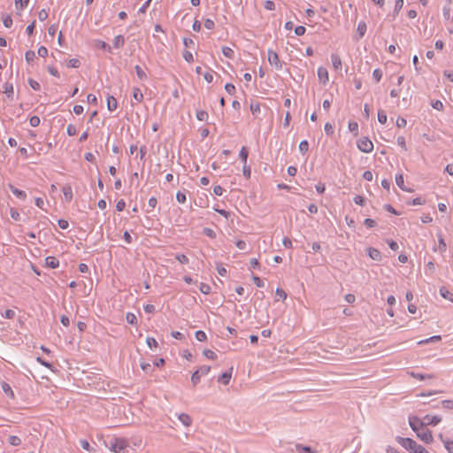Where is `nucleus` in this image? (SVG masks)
<instances>
[{"label":"nucleus","instance_id":"nucleus-50","mask_svg":"<svg viewBox=\"0 0 453 453\" xmlns=\"http://www.w3.org/2000/svg\"><path fill=\"white\" fill-rule=\"evenodd\" d=\"M146 342L150 349L156 348L157 346V342L153 337H147Z\"/></svg>","mask_w":453,"mask_h":453},{"label":"nucleus","instance_id":"nucleus-27","mask_svg":"<svg viewBox=\"0 0 453 453\" xmlns=\"http://www.w3.org/2000/svg\"><path fill=\"white\" fill-rule=\"evenodd\" d=\"M440 294L445 298L449 299V301L453 302V294L450 293L449 290H447L445 288H441L440 289Z\"/></svg>","mask_w":453,"mask_h":453},{"label":"nucleus","instance_id":"nucleus-23","mask_svg":"<svg viewBox=\"0 0 453 453\" xmlns=\"http://www.w3.org/2000/svg\"><path fill=\"white\" fill-rule=\"evenodd\" d=\"M357 31L359 37H363L366 32V24L364 21H360L357 25Z\"/></svg>","mask_w":453,"mask_h":453},{"label":"nucleus","instance_id":"nucleus-43","mask_svg":"<svg viewBox=\"0 0 453 453\" xmlns=\"http://www.w3.org/2000/svg\"><path fill=\"white\" fill-rule=\"evenodd\" d=\"M210 371H211V367L208 365H203L198 370H196V372L198 373H200L202 376L207 375L210 372Z\"/></svg>","mask_w":453,"mask_h":453},{"label":"nucleus","instance_id":"nucleus-39","mask_svg":"<svg viewBox=\"0 0 453 453\" xmlns=\"http://www.w3.org/2000/svg\"><path fill=\"white\" fill-rule=\"evenodd\" d=\"M403 6V0H396L395 3L394 14L396 15Z\"/></svg>","mask_w":453,"mask_h":453},{"label":"nucleus","instance_id":"nucleus-35","mask_svg":"<svg viewBox=\"0 0 453 453\" xmlns=\"http://www.w3.org/2000/svg\"><path fill=\"white\" fill-rule=\"evenodd\" d=\"M26 61L29 64L35 58V53L33 50H27L25 54Z\"/></svg>","mask_w":453,"mask_h":453},{"label":"nucleus","instance_id":"nucleus-2","mask_svg":"<svg viewBox=\"0 0 453 453\" xmlns=\"http://www.w3.org/2000/svg\"><path fill=\"white\" fill-rule=\"evenodd\" d=\"M107 446L111 451L121 453L128 446V442L123 438H111Z\"/></svg>","mask_w":453,"mask_h":453},{"label":"nucleus","instance_id":"nucleus-28","mask_svg":"<svg viewBox=\"0 0 453 453\" xmlns=\"http://www.w3.org/2000/svg\"><path fill=\"white\" fill-rule=\"evenodd\" d=\"M8 441L12 446H19L21 444V440L19 437L16 435H11L9 436Z\"/></svg>","mask_w":453,"mask_h":453},{"label":"nucleus","instance_id":"nucleus-7","mask_svg":"<svg viewBox=\"0 0 453 453\" xmlns=\"http://www.w3.org/2000/svg\"><path fill=\"white\" fill-rule=\"evenodd\" d=\"M439 438L443 443L444 448L447 449V451L449 453H453V441L449 438H445L441 434H439Z\"/></svg>","mask_w":453,"mask_h":453},{"label":"nucleus","instance_id":"nucleus-18","mask_svg":"<svg viewBox=\"0 0 453 453\" xmlns=\"http://www.w3.org/2000/svg\"><path fill=\"white\" fill-rule=\"evenodd\" d=\"M62 191H63L65 199L67 202L72 201V199H73V189H72V187L70 185H65V186L63 187Z\"/></svg>","mask_w":453,"mask_h":453},{"label":"nucleus","instance_id":"nucleus-26","mask_svg":"<svg viewBox=\"0 0 453 453\" xmlns=\"http://www.w3.org/2000/svg\"><path fill=\"white\" fill-rule=\"evenodd\" d=\"M134 70H135V73H136V75L137 77L140 79V80H146L147 79V74L141 68V66L139 65H135L134 66Z\"/></svg>","mask_w":453,"mask_h":453},{"label":"nucleus","instance_id":"nucleus-57","mask_svg":"<svg viewBox=\"0 0 453 453\" xmlns=\"http://www.w3.org/2000/svg\"><path fill=\"white\" fill-rule=\"evenodd\" d=\"M252 280L257 288L264 287V281L258 276L253 275Z\"/></svg>","mask_w":453,"mask_h":453},{"label":"nucleus","instance_id":"nucleus-6","mask_svg":"<svg viewBox=\"0 0 453 453\" xmlns=\"http://www.w3.org/2000/svg\"><path fill=\"white\" fill-rule=\"evenodd\" d=\"M441 421V418L440 416L426 415L422 419V423H420V426H425L427 425L436 426Z\"/></svg>","mask_w":453,"mask_h":453},{"label":"nucleus","instance_id":"nucleus-9","mask_svg":"<svg viewBox=\"0 0 453 453\" xmlns=\"http://www.w3.org/2000/svg\"><path fill=\"white\" fill-rule=\"evenodd\" d=\"M420 423H422V420L417 417H411L409 418L410 426L414 432H416V434L420 430Z\"/></svg>","mask_w":453,"mask_h":453},{"label":"nucleus","instance_id":"nucleus-47","mask_svg":"<svg viewBox=\"0 0 453 453\" xmlns=\"http://www.w3.org/2000/svg\"><path fill=\"white\" fill-rule=\"evenodd\" d=\"M66 133L69 136H74L77 133L76 127L72 124L68 125L66 128Z\"/></svg>","mask_w":453,"mask_h":453},{"label":"nucleus","instance_id":"nucleus-51","mask_svg":"<svg viewBox=\"0 0 453 453\" xmlns=\"http://www.w3.org/2000/svg\"><path fill=\"white\" fill-rule=\"evenodd\" d=\"M10 215H11L12 219L14 220L18 221L20 219V215H19V211L14 208H11Z\"/></svg>","mask_w":453,"mask_h":453},{"label":"nucleus","instance_id":"nucleus-32","mask_svg":"<svg viewBox=\"0 0 453 453\" xmlns=\"http://www.w3.org/2000/svg\"><path fill=\"white\" fill-rule=\"evenodd\" d=\"M239 157L243 162V165L247 164L248 150L245 147H242L239 152Z\"/></svg>","mask_w":453,"mask_h":453},{"label":"nucleus","instance_id":"nucleus-1","mask_svg":"<svg viewBox=\"0 0 453 453\" xmlns=\"http://www.w3.org/2000/svg\"><path fill=\"white\" fill-rule=\"evenodd\" d=\"M397 442L410 453H429L422 445L411 438L397 437Z\"/></svg>","mask_w":453,"mask_h":453},{"label":"nucleus","instance_id":"nucleus-4","mask_svg":"<svg viewBox=\"0 0 453 453\" xmlns=\"http://www.w3.org/2000/svg\"><path fill=\"white\" fill-rule=\"evenodd\" d=\"M357 148L365 153H369L373 150V143L367 137H362L357 141Z\"/></svg>","mask_w":453,"mask_h":453},{"label":"nucleus","instance_id":"nucleus-13","mask_svg":"<svg viewBox=\"0 0 453 453\" xmlns=\"http://www.w3.org/2000/svg\"><path fill=\"white\" fill-rule=\"evenodd\" d=\"M118 107V102L113 96H107V108L110 111H113Z\"/></svg>","mask_w":453,"mask_h":453},{"label":"nucleus","instance_id":"nucleus-49","mask_svg":"<svg viewBox=\"0 0 453 453\" xmlns=\"http://www.w3.org/2000/svg\"><path fill=\"white\" fill-rule=\"evenodd\" d=\"M199 289L203 294L205 295H208L211 292V287L205 283H201Z\"/></svg>","mask_w":453,"mask_h":453},{"label":"nucleus","instance_id":"nucleus-29","mask_svg":"<svg viewBox=\"0 0 453 453\" xmlns=\"http://www.w3.org/2000/svg\"><path fill=\"white\" fill-rule=\"evenodd\" d=\"M299 151L302 153V154H305L308 150H309V143L306 140H303L300 143H299Z\"/></svg>","mask_w":453,"mask_h":453},{"label":"nucleus","instance_id":"nucleus-62","mask_svg":"<svg viewBox=\"0 0 453 453\" xmlns=\"http://www.w3.org/2000/svg\"><path fill=\"white\" fill-rule=\"evenodd\" d=\"M397 144L402 148L404 150H407V147H406V143H405V139L403 136H399L397 137Z\"/></svg>","mask_w":453,"mask_h":453},{"label":"nucleus","instance_id":"nucleus-20","mask_svg":"<svg viewBox=\"0 0 453 453\" xmlns=\"http://www.w3.org/2000/svg\"><path fill=\"white\" fill-rule=\"evenodd\" d=\"M441 336L440 335H434L432 337H429L427 339H425V340H421L418 342V345H423V344H427V343H430V342H439L441 340Z\"/></svg>","mask_w":453,"mask_h":453},{"label":"nucleus","instance_id":"nucleus-19","mask_svg":"<svg viewBox=\"0 0 453 453\" xmlns=\"http://www.w3.org/2000/svg\"><path fill=\"white\" fill-rule=\"evenodd\" d=\"M125 44V37L123 35H117L113 40V45L115 48L119 49Z\"/></svg>","mask_w":453,"mask_h":453},{"label":"nucleus","instance_id":"nucleus-64","mask_svg":"<svg viewBox=\"0 0 453 453\" xmlns=\"http://www.w3.org/2000/svg\"><path fill=\"white\" fill-rule=\"evenodd\" d=\"M126 207V203L123 199L119 200L116 203V210L118 211H122Z\"/></svg>","mask_w":453,"mask_h":453},{"label":"nucleus","instance_id":"nucleus-42","mask_svg":"<svg viewBox=\"0 0 453 453\" xmlns=\"http://www.w3.org/2000/svg\"><path fill=\"white\" fill-rule=\"evenodd\" d=\"M441 404L444 409H453V400H443L441 402Z\"/></svg>","mask_w":453,"mask_h":453},{"label":"nucleus","instance_id":"nucleus-31","mask_svg":"<svg viewBox=\"0 0 453 453\" xmlns=\"http://www.w3.org/2000/svg\"><path fill=\"white\" fill-rule=\"evenodd\" d=\"M29 3V0H15V7L16 9L23 10L25 9Z\"/></svg>","mask_w":453,"mask_h":453},{"label":"nucleus","instance_id":"nucleus-54","mask_svg":"<svg viewBox=\"0 0 453 453\" xmlns=\"http://www.w3.org/2000/svg\"><path fill=\"white\" fill-rule=\"evenodd\" d=\"M275 294L279 296L280 299L281 300H285L287 298V293L280 288H277L276 290H275Z\"/></svg>","mask_w":453,"mask_h":453},{"label":"nucleus","instance_id":"nucleus-55","mask_svg":"<svg viewBox=\"0 0 453 453\" xmlns=\"http://www.w3.org/2000/svg\"><path fill=\"white\" fill-rule=\"evenodd\" d=\"M432 107L435 110L441 111L443 109V104L440 100L432 102Z\"/></svg>","mask_w":453,"mask_h":453},{"label":"nucleus","instance_id":"nucleus-21","mask_svg":"<svg viewBox=\"0 0 453 453\" xmlns=\"http://www.w3.org/2000/svg\"><path fill=\"white\" fill-rule=\"evenodd\" d=\"M410 374L411 377L416 378L419 380H425L426 378H428V379L434 378V375H432V374H422V373L415 372H411Z\"/></svg>","mask_w":453,"mask_h":453},{"label":"nucleus","instance_id":"nucleus-44","mask_svg":"<svg viewBox=\"0 0 453 453\" xmlns=\"http://www.w3.org/2000/svg\"><path fill=\"white\" fill-rule=\"evenodd\" d=\"M175 258L180 263V264H188V258L186 255L184 254H177L175 256Z\"/></svg>","mask_w":453,"mask_h":453},{"label":"nucleus","instance_id":"nucleus-38","mask_svg":"<svg viewBox=\"0 0 453 453\" xmlns=\"http://www.w3.org/2000/svg\"><path fill=\"white\" fill-rule=\"evenodd\" d=\"M387 114L384 111L380 110L378 111V121L381 124H385L387 122Z\"/></svg>","mask_w":453,"mask_h":453},{"label":"nucleus","instance_id":"nucleus-40","mask_svg":"<svg viewBox=\"0 0 453 453\" xmlns=\"http://www.w3.org/2000/svg\"><path fill=\"white\" fill-rule=\"evenodd\" d=\"M126 319H127V323H129V324H136V322H137L136 316L132 312L127 313Z\"/></svg>","mask_w":453,"mask_h":453},{"label":"nucleus","instance_id":"nucleus-22","mask_svg":"<svg viewBox=\"0 0 453 453\" xmlns=\"http://www.w3.org/2000/svg\"><path fill=\"white\" fill-rule=\"evenodd\" d=\"M4 93L7 95L8 97L12 96L13 95V86L12 83L6 82L4 85Z\"/></svg>","mask_w":453,"mask_h":453},{"label":"nucleus","instance_id":"nucleus-59","mask_svg":"<svg viewBox=\"0 0 453 453\" xmlns=\"http://www.w3.org/2000/svg\"><path fill=\"white\" fill-rule=\"evenodd\" d=\"M225 89L229 95H233L235 92V87L231 83H226L225 85Z\"/></svg>","mask_w":453,"mask_h":453},{"label":"nucleus","instance_id":"nucleus-25","mask_svg":"<svg viewBox=\"0 0 453 453\" xmlns=\"http://www.w3.org/2000/svg\"><path fill=\"white\" fill-rule=\"evenodd\" d=\"M222 53L226 58H231V59L234 58V50L230 47H227V46L222 47Z\"/></svg>","mask_w":453,"mask_h":453},{"label":"nucleus","instance_id":"nucleus-14","mask_svg":"<svg viewBox=\"0 0 453 453\" xmlns=\"http://www.w3.org/2000/svg\"><path fill=\"white\" fill-rule=\"evenodd\" d=\"M331 60L334 70L338 71L342 69V59L337 54H331Z\"/></svg>","mask_w":453,"mask_h":453},{"label":"nucleus","instance_id":"nucleus-56","mask_svg":"<svg viewBox=\"0 0 453 453\" xmlns=\"http://www.w3.org/2000/svg\"><path fill=\"white\" fill-rule=\"evenodd\" d=\"M203 234L210 237V238H215L216 237V233L211 229V228H209V227H205L203 228Z\"/></svg>","mask_w":453,"mask_h":453},{"label":"nucleus","instance_id":"nucleus-15","mask_svg":"<svg viewBox=\"0 0 453 453\" xmlns=\"http://www.w3.org/2000/svg\"><path fill=\"white\" fill-rule=\"evenodd\" d=\"M368 256L372 259L376 260V261H380L382 258L381 253L380 252V250L377 249H374V248L368 249Z\"/></svg>","mask_w":453,"mask_h":453},{"label":"nucleus","instance_id":"nucleus-24","mask_svg":"<svg viewBox=\"0 0 453 453\" xmlns=\"http://www.w3.org/2000/svg\"><path fill=\"white\" fill-rule=\"evenodd\" d=\"M133 97H134L137 102H139V103L142 101V99H143V95H142V91H141V89H140V88H134L133 89Z\"/></svg>","mask_w":453,"mask_h":453},{"label":"nucleus","instance_id":"nucleus-8","mask_svg":"<svg viewBox=\"0 0 453 453\" xmlns=\"http://www.w3.org/2000/svg\"><path fill=\"white\" fill-rule=\"evenodd\" d=\"M318 76L320 82H322L323 84H326L329 80L327 70L322 66L318 68Z\"/></svg>","mask_w":453,"mask_h":453},{"label":"nucleus","instance_id":"nucleus-46","mask_svg":"<svg viewBox=\"0 0 453 453\" xmlns=\"http://www.w3.org/2000/svg\"><path fill=\"white\" fill-rule=\"evenodd\" d=\"M29 124L35 127L40 125V118L38 116H32L29 119Z\"/></svg>","mask_w":453,"mask_h":453},{"label":"nucleus","instance_id":"nucleus-53","mask_svg":"<svg viewBox=\"0 0 453 453\" xmlns=\"http://www.w3.org/2000/svg\"><path fill=\"white\" fill-rule=\"evenodd\" d=\"M3 23H4V26L7 28L11 27L12 25V19L11 18L10 15H6L4 19H3Z\"/></svg>","mask_w":453,"mask_h":453},{"label":"nucleus","instance_id":"nucleus-61","mask_svg":"<svg viewBox=\"0 0 453 453\" xmlns=\"http://www.w3.org/2000/svg\"><path fill=\"white\" fill-rule=\"evenodd\" d=\"M28 83L34 90H39L41 88L39 82L35 80L29 79Z\"/></svg>","mask_w":453,"mask_h":453},{"label":"nucleus","instance_id":"nucleus-36","mask_svg":"<svg viewBox=\"0 0 453 453\" xmlns=\"http://www.w3.org/2000/svg\"><path fill=\"white\" fill-rule=\"evenodd\" d=\"M208 113L205 111H198L196 112V118L201 121H206L208 119Z\"/></svg>","mask_w":453,"mask_h":453},{"label":"nucleus","instance_id":"nucleus-34","mask_svg":"<svg viewBox=\"0 0 453 453\" xmlns=\"http://www.w3.org/2000/svg\"><path fill=\"white\" fill-rule=\"evenodd\" d=\"M2 388L6 395H9L11 396L14 395L13 391L8 383L3 382Z\"/></svg>","mask_w":453,"mask_h":453},{"label":"nucleus","instance_id":"nucleus-16","mask_svg":"<svg viewBox=\"0 0 453 453\" xmlns=\"http://www.w3.org/2000/svg\"><path fill=\"white\" fill-rule=\"evenodd\" d=\"M232 370L233 368H230L229 371L223 372L219 378V381L223 383L224 385H227L231 380L232 377Z\"/></svg>","mask_w":453,"mask_h":453},{"label":"nucleus","instance_id":"nucleus-63","mask_svg":"<svg viewBox=\"0 0 453 453\" xmlns=\"http://www.w3.org/2000/svg\"><path fill=\"white\" fill-rule=\"evenodd\" d=\"M37 53L40 57L42 58H45L47 55H48V50L46 47L44 46H41L38 50H37Z\"/></svg>","mask_w":453,"mask_h":453},{"label":"nucleus","instance_id":"nucleus-33","mask_svg":"<svg viewBox=\"0 0 453 453\" xmlns=\"http://www.w3.org/2000/svg\"><path fill=\"white\" fill-rule=\"evenodd\" d=\"M372 78L376 82H379L382 78V71L379 68L373 70Z\"/></svg>","mask_w":453,"mask_h":453},{"label":"nucleus","instance_id":"nucleus-3","mask_svg":"<svg viewBox=\"0 0 453 453\" xmlns=\"http://www.w3.org/2000/svg\"><path fill=\"white\" fill-rule=\"evenodd\" d=\"M268 62L271 65L274 66L277 71L282 69V63L280 62L278 54L273 50H267Z\"/></svg>","mask_w":453,"mask_h":453},{"label":"nucleus","instance_id":"nucleus-17","mask_svg":"<svg viewBox=\"0 0 453 453\" xmlns=\"http://www.w3.org/2000/svg\"><path fill=\"white\" fill-rule=\"evenodd\" d=\"M45 264L50 268H57L59 265V261L55 257H47L45 258Z\"/></svg>","mask_w":453,"mask_h":453},{"label":"nucleus","instance_id":"nucleus-58","mask_svg":"<svg viewBox=\"0 0 453 453\" xmlns=\"http://www.w3.org/2000/svg\"><path fill=\"white\" fill-rule=\"evenodd\" d=\"M183 58H184V59H185L187 62H189V63H190V62H193V60H194L193 54H192L190 51H188V50H185V51L183 52Z\"/></svg>","mask_w":453,"mask_h":453},{"label":"nucleus","instance_id":"nucleus-12","mask_svg":"<svg viewBox=\"0 0 453 453\" xmlns=\"http://www.w3.org/2000/svg\"><path fill=\"white\" fill-rule=\"evenodd\" d=\"M10 188V190L12 191V193L18 198L21 199V200H25L27 198V194L25 191L23 190H20L17 188H15L13 185H10L9 186Z\"/></svg>","mask_w":453,"mask_h":453},{"label":"nucleus","instance_id":"nucleus-5","mask_svg":"<svg viewBox=\"0 0 453 453\" xmlns=\"http://www.w3.org/2000/svg\"><path fill=\"white\" fill-rule=\"evenodd\" d=\"M417 436L425 443H431L433 441V435L430 430L425 426H420V430L418 431Z\"/></svg>","mask_w":453,"mask_h":453},{"label":"nucleus","instance_id":"nucleus-30","mask_svg":"<svg viewBox=\"0 0 453 453\" xmlns=\"http://www.w3.org/2000/svg\"><path fill=\"white\" fill-rule=\"evenodd\" d=\"M435 271V266H434V264L432 262V261H429L426 265V269H425V273L426 274H433Z\"/></svg>","mask_w":453,"mask_h":453},{"label":"nucleus","instance_id":"nucleus-45","mask_svg":"<svg viewBox=\"0 0 453 453\" xmlns=\"http://www.w3.org/2000/svg\"><path fill=\"white\" fill-rule=\"evenodd\" d=\"M203 355L208 358V359H211V360H214L217 358V355L215 352H213L212 350H210V349H205L203 351Z\"/></svg>","mask_w":453,"mask_h":453},{"label":"nucleus","instance_id":"nucleus-52","mask_svg":"<svg viewBox=\"0 0 453 453\" xmlns=\"http://www.w3.org/2000/svg\"><path fill=\"white\" fill-rule=\"evenodd\" d=\"M2 316L5 319H13L15 316V311L13 310H5Z\"/></svg>","mask_w":453,"mask_h":453},{"label":"nucleus","instance_id":"nucleus-41","mask_svg":"<svg viewBox=\"0 0 453 453\" xmlns=\"http://www.w3.org/2000/svg\"><path fill=\"white\" fill-rule=\"evenodd\" d=\"M201 374L198 373L196 371L195 372H193L192 376H191V381L192 383L194 384V386H196V384L199 383L200 380H201Z\"/></svg>","mask_w":453,"mask_h":453},{"label":"nucleus","instance_id":"nucleus-10","mask_svg":"<svg viewBox=\"0 0 453 453\" xmlns=\"http://www.w3.org/2000/svg\"><path fill=\"white\" fill-rule=\"evenodd\" d=\"M178 419L182 423L183 426L188 427L192 424L191 417L187 413H180L177 415Z\"/></svg>","mask_w":453,"mask_h":453},{"label":"nucleus","instance_id":"nucleus-60","mask_svg":"<svg viewBox=\"0 0 453 453\" xmlns=\"http://www.w3.org/2000/svg\"><path fill=\"white\" fill-rule=\"evenodd\" d=\"M204 27H205V28L210 29V30L213 29L215 27L214 21L211 19H206L204 20Z\"/></svg>","mask_w":453,"mask_h":453},{"label":"nucleus","instance_id":"nucleus-11","mask_svg":"<svg viewBox=\"0 0 453 453\" xmlns=\"http://www.w3.org/2000/svg\"><path fill=\"white\" fill-rule=\"evenodd\" d=\"M395 183L396 185L403 191L405 192H412V189L411 188H407L405 186H404V180H403V175L402 173H399V174H396L395 175Z\"/></svg>","mask_w":453,"mask_h":453},{"label":"nucleus","instance_id":"nucleus-37","mask_svg":"<svg viewBox=\"0 0 453 453\" xmlns=\"http://www.w3.org/2000/svg\"><path fill=\"white\" fill-rule=\"evenodd\" d=\"M195 335L196 339L199 342H204L207 338L206 334L202 330L196 331Z\"/></svg>","mask_w":453,"mask_h":453},{"label":"nucleus","instance_id":"nucleus-48","mask_svg":"<svg viewBox=\"0 0 453 453\" xmlns=\"http://www.w3.org/2000/svg\"><path fill=\"white\" fill-rule=\"evenodd\" d=\"M68 67L78 68L80 66V61L77 58H72L67 63Z\"/></svg>","mask_w":453,"mask_h":453}]
</instances>
